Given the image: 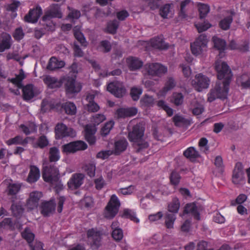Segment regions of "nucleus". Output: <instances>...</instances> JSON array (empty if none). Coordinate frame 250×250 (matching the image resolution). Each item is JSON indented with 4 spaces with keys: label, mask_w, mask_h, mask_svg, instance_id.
Listing matches in <instances>:
<instances>
[{
    "label": "nucleus",
    "mask_w": 250,
    "mask_h": 250,
    "mask_svg": "<svg viewBox=\"0 0 250 250\" xmlns=\"http://www.w3.org/2000/svg\"><path fill=\"white\" fill-rule=\"evenodd\" d=\"M229 79H218L214 87L208 94V101L211 102L217 98L226 99L229 93Z\"/></svg>",
    "instance_id": "obj_1"
},
{
    "label": "nucleus",
    "mask_w": 250,
    "mask_h": 250,
    "mask_svg": "<svg viewBox=\"0 0 250 250\" xmlns=\"http://www.w3.org/2000/svg\"><path fill=\"white\" fill-rule=\"evenodd\" d=\"M42 177L45 182H49L55 189L57 192L62 190L63 186L60 180V174L58 168L55 167L44 166Z\"/></svg>",
    "instance_id": "obj_2"
},
{
    "label": "nucleus",
    "mask_w": 250,
    "mask_h": 250,
    "mask_svg": "<svg viewBox=\"0 0 250 250\" xmlns=\"http://www.w3.org/2000/svg\"><path fill=\"white\" fill-rule=\"evenodd\" d=\"M105 119L106 117L104 114H96L91 119L92 125H87L85 126V138L90 145H93L96 142V138L94 135L97 131L96 126L105 120Z\"/></svg>",
    "instance_id": "obj_3"
},
{
    "label": "nucleus",
    "mask_w": 250,
    "mask_h": 250,
    "mask_svg": "<svg viewBox=\"0 0 250 250\" xmlns=\"http://www.w3.org/2000/svg\"><path fill=\"white\" fill-rule=\"evenodd\" d=\"M145 128L142 124H139L134 127L133 130L128 134L129 140L133 145L138 146V150L147 148L148 144L143 139Z\"/></svg>",
    "instance_id": "obj_4"
},
{
    "label": "nucleus",
    "mask_w": 250,
    "mask_h": 250,
    "mask_svg": "<svg viewBox=\"0 0 250 250\" xmlns=\"http://www.w3.org/2000/svg\"><path fill=\"white\" fill-rule=\"evenodd\" d=\"M167 189L166 186L160 185L158 183L154 184L151 187V191L149 193L146 195V197L141 200V206L144 208L147 207V205L146 203V199H148L155 201L160 198L163 194H167L168 192L165 191Z\"/></svg>",
    "instance_id": "obj_5"
},
{
    "label": "nucleus",
    "mask_w": 250,
    "mask_h": 250,
    "mask_svg": "<svg viewBox=\"0 0 250 250\" xmlns=\"http://www.w3.org/2000/svg\"><path fill=\"white\" fill-rule=\"evenodd\" d=\"M120 206L117 196L113 194L111 196L104 211V216L108 219L113 218L118 213Z\"/></svg>",
    "instance_id": "obj_6"
},
{
    "label": "nucleus",
    "mask_w": 250,
    "mask_h": 250,
    "mask_svg": "<svg viewBox=\"0 0 250 250\" xmlns=\"http://www.w3.org/2000/svg\"><path fill=\"white\" fill-rule=\"evenodd\" d=\"M144 68L149 75L162 77L167 72V67L159 63H146Z\"/></svg>",
    "instance_id": "obj_7"
},
{
    "label": "nucleus",
    "mask_w": 250,
    "mask_h": 250,
    "mask_svg": "<svg viewBox=\"0 0 250 250\" xmlns=\"http://www.w3.org/2000/svg\"><path fill=\"white\" fill-rule=\"evenodd\" d=\"M65 85L66 95L69 98H72L75 95L80 92L82 85L77 79H63Z\"/></svg>",
    "instance_id": "obj_8"
},
{
    "label": "nucleus",
    "mask_w": 250,
    "mask_h": 250,
    "mask_svg": "<svg viewBox=\"0 0 250 250\" xmlns=\"http://www.w3.org/2000/svg\"><path fill=\"white\" fill-rule=\"evenodd\" d=\"M208 40L205 34H201L193 43H191V50L193 54L197 56L201 54L207 48Z\"/></svg>",
    "instance_id": "obj_9"
},
{
    "label": "nucleus",
    "mask_w": 250,
    "mask_h": 250,
    "mask_svg": "<svg viewBox=\"0 0 250 250\" xmlns=\"http://www.w3.org/2000/svg\"><path fill=\"white\" fill-rule=\"evenodd\" d=\"M87 146L84 142L78 141L69 143L62 146V152L66 154L74 153L78 151L83 150Z\"/></svg>",
    "instance_id": "obj_10"
},
{
    "label": "nucleus",
    "mask_w": 250,
    "mask_h": 250,
    "mask_svg": "<svg viewBox=\"0 0 250 250\" xmlns=\"http://www.w3.org/2000/svg\"><path fill=\"white\" fill-rule=\"evenodd\" d=\"M215 68L217 72V78H231V70L225 62L217 61L215 63Z\"/></svg>",
    "instance_id": "obj_11"
},
{
    "label": "nucleus",
    "mask_w": 250,
    "mask_h": 250,
    "mask_svg": "<svg viewBox=\"0 0 250 250\" xmlns=\"http://www.w3.org/2000/svg\"><path fill=\"white\" fill-rule=\"evenodd\" d=\"M232 181L235 185H242L245 182L243 165L240 162L235 165L233 171Z\"/></svg>",
    "instance_id": "obj_12"
},
{
    "label": "nucleus",
    "mask_w": 250,
    "mask_h": 250,
    "mask_svg": "<svg viewBox=\"0 0 250 250\" xmlns=\"http://www.w3.org/2000/svg\"><path fill=\"white\" fill-rule=\"evenodd\" d=\"M88 242L92 249L98 248L101 244L102 233L96 229H89L87 233Z\"/></svg>",
    "instance_id": "obj_13"
},
{
    "label": "nucleus",
    "mask_w": 250,
    "mask_h": 250,
    "mask_svg": "<svg viewBox=\"0 0 250 250\" xmlns=\"http://www.w3.org/2000/svg\"><path fill=\"white\" fill-rule=\"evenodd\" d=\"M56 135L59 138L65 137H74L75 131L71 127H68L63 123L58 124L55 127Z\"/></svg>",
    "instance_id": "obj_14"
},
{
    "label": "nucleus",
    "mask_w": 250,
    "mask_h": 250,
    "mask_svg": "<svg viewBox=\"0 0 250 250\" xmlns=\"http://www.w3.org/2000/svg\"><path fill=\"white\" fill-rule=\"evenodd\" d=\"M42 196L41 192L35 191L31 192L28 199L27 200L26 207L28 211L36 208L39 205V202Z\"/></svg>",
    "instance_id": "obj_15"
},
{
    "label": "nucleus",
    "mask_w": 250,
    "mask_h": 250,
    "mask_svg": "<svg viewBox=\"0 0 250 250\" xmlns=\"http://www.w3.org/2000/svg\"><path fill=\"white\" fill-rule=\"evenodd\" d=\"M107 90L118 98L122 97L125 94L126 90L122 83L114 81L109 83L107 87Z\"/></svg>",
    "instance_id": "obj_16"
},
{
    "label": "nucleus",
    "mask_w": 250,
    "mask_h": 250,
    "mask_svg": "<svg viewBox=\"0 0 250 250\" xmlns=\"http://www.w3.org/2000/svg\"><path fill=\"white\" fill-rule=\"evenodd\" d=\"M56 18H62V13L59 5L58 4H53L50 6L49 9L45 11L42 20L43 21H46Z\"/></svg>",
    "instance_id": "obj_17"
},
{
    "label": "nucleus",
    "mask_w": 250,
    "mask_h": 250,
    "mask_svg": "<svg viewBox=\"0 0 250 250\" xmlns=\"http://www.w3.org/2000/svg\"><path fill=\"white\" fill-rule=\"evenodd\" d=\"M56 205L54 199L43 201L41 204V213L44 216H49L55 212Z\"/></svg>",
    "instance_id": "obj_18"
},
{
    "label": "nucleus",
    "mask_w": 250,
    "mask_h": 250,
    "mask_svg": "<svg viewBox=\"0 0 250 250\" xmlns=\"http://www.w3.org/2000/svg\"><path fill=\"white\" fill-rule=\"evenodd\" d=\"M21 235L22 237L29 243L32 250H43L42 244L40 242H36L34 247L31 244L34 239L35 236L29 229H25L22 232Z\"/></svg>",
    "instance_id": "obj_19"
},
{
    "label": "nucleus",
    "mask_w": 250,
    "mask_h": 250,
    "mask_svg": "<svg viewBox=\"0 0 250 250\" xmlns=\"http://www.w3.org/2000/svg\"><path fill=\"white\" fill-rule=\"evenodd\" d=\"M42 14V10L40 6L30 9L28 13L24 18V21L28 22L36 23Z\"/></svg>",
    "instance_id": "obj_20"
},
{
    "label": "nucleus",
    "mask_w": 250,
    "mask_h": 250,
    "mask_svg": "<svg viewBox=\"0 0 250 250\" xmlns=\"http://www.w3.org/2000/svg\"><path fill=\"white\" fill-rule=\"evenodd\" d=\"M23 97L25 100H30L40 93V90L31 84L22 87Z\"/></svg>",
    "instance_id": "obj_21"
},
{
    "label": "nucleus",
    "mask_w": 250,
    "mask_h": 250,
    "mask_svg": "<svg viewBox=\"0 0 250 250\" xmlns=\"http://www.w3.org/2000/svg\"><path fill=\"white\" fill-rule=\"evenodd\" d=\"M98 92L97 91H91L89 92L87 96L86 100L88 102L86 105L88 111L90 112H97L100 109V107L97 104L93 101V100Z\"/></svg>",
    "instance_id": "obj_22"
},
{
    "label": "nucleus",
    "mask_w": 250,
    "mask_h": 250,
    "mask_svg": "<svg viewBox=\"0 0 250 250\" xmlns=\"http://www.w3.org/2000/svg\"><path fill=\"white\" fill-rule=\"evenodd\" d=\"M84 178V175L83 174L78 173L73 174L67 183L69 188L74 189L79 188L83 183Z\"/></svg>",
    "instance_id": "obj_23"
},
{
    "label": "nucleus",
    "mask_w": 250,
    "mask_h": 250,
    "mask_svg": "<svg viewBox=\"0 0 250 250\" xmlns=\"http://www.w3.org/2000/svg\"><path fill=\"white\" fill-rule=\"evenodd\" d=\"M186 215H191L197 220L200 219V214L196 205L194 203H190L186 205L183 214V217H186Z\"/></svg>",
    "instance_id": "obj_24"
},
{
    "label": "nucleus",
    "mask_w": 250,
    "mask_h": 250,
    "mask_svg": "<svg viewBox=\"0 0 250 250\" xmlns=\"http://www.w3.org/2000/svg\"><path fill=\"white\" fill-rule=\"evenodd\" d=\"M12 44L11 36L6 33L3 32L0 36V52L10 48Z\"/></svg>",
    "instance_id": "obj_25"
},
{
    "label": "nucleus",
    "mask_w": 250,
    "mask_h": 250,
    "mask_svg": "<svg viewBox=\"0 0 250 250\" xmlns=\"http://www.w3.org/2000/svg\"><path fill=\"white\" fill-rule=\"evenodd\" d=\"M65 64L64 61L59 60L55 57H52L50 59L46 68L50 70H55L62 68Z\"/></svg>",
    "instance_id": "obj_26"
},
{
    "label": "nucleus",
    "mask_w": 250,
    "mask_h": 250,
    "mask_svg": "<svg viewBox=\"0 0 250 250\" xmlns=\"http://www.w3.org/2000/svg\"><path fill=\"white\" fill-rule=\"evenodd\" d=\"M22 79H8L10 91L16 95H19V89L22 87Z\"/></svg>",
    "instance_id": "obj_27"
},
{
    "label": "nucleus",
    "mask_w": 250,
    "mask_h": 250,
    "mask_svg": "<svg viewBox=\"0 0 250 250\" xmlns=\"http://www.w3.org/2000/svg\"><path fill=\"white\" fill-rule=\"evenodd\" d=\"M192 83L195 89L198 91H201L208 88L209 85V79H194Z\"/></svg>",
    "instance_id": "obj_28"
},
{
    "label": "nucleus",
    "mask_w": 250,
    "mask_h": 250,
    "mask_svg": "<svg viewBox=\"0 0 250 250\" xmlns=\"http://www.w3.org/2000/svg\"><path fill=\"white\" fill-rule=\"evenodd\" d=\"M40 177L39 169L36 166H31L30 171L27 179V181L29 183L36 182Z\"/></svg>",
    "instance_id": "obj_29"
},
{
    "label": "nucleus",
    "mask_w": 250,
    "mask_h": 250,
    "mask_svg": "<svg viewBox=\"0 0 250 250\" xmlns=\"http://www.w3.org/2000/svg\"><path fill=\"white\" fill-rule=\"evenodd\" d=\"M112 229V236L116 241L121 240L123 237V232L120 228H119V223L115 221L111 225Z\"/></svg>",
    "instance_id": "obj_30"
},
{
    "label": "nucleus",
    "mask_w": 250,
    "mask_h": 250,
    "mask_svg": "<svg viewBox=\"0 0 250 250\" xmlns=\"http://www.w3.org/2000/svg\"><path fill=\"white\" fill-rule=\"evenodd\" d=\"M127 145L128 143L125 139H121L115 141L114 149L113 150V153L116 154H120L126 149Z\"/></svg>",
    "instance_id": "obj_31"
},
{
    "label": "nucleus",
    "mask_w": 250,
    "mask_h": 250,
    "mask_svg": "<svg viewBox=\"0 0 250 250\" xmlns=\"http://www.w3.org/2000/svg\"><path fill=\"white\" fill-rule=\"evenodd\" d=\"M150 43L151 46L156 49L163 50L168 48V46L165 43L163 38L161 37L152 39Z\"/></svg>",
    "instance_id": "obj_32"
},
{
    "label": "nucleus",
    "mask_w": 250,
    "mask_h": 250,
    "mask_svg": "<svg viewBox=\"0 0 250 250\" xmlns=\"http://www.w3.org/2000/svg\"><path fill=\"white\" fill-rule=\"evenodd\" d=\"M62 107L65 113L69 115H74L77 112V107L72 102H67L62 104Z\"/></svg>",
    "instance_id": "obj_33"
},
{
    "label": "nucleus",
    "mask_w": 250,
    "mask_h": 250,
    "mask_svg": "<svg viewBox=\"0 0 250 250\" xmlns=\"http://www.w3.org/2000/svg\"><path fill=\"white\" fill-rule=\"evenodd\" d=\"M128 66L131 70H135L140 68L143 66V62L135 57H130L127 59Z\"/></svg>",
    "instance_id": "obj_34"
},
{
    "label": "nucleus",
    "mask_w": 250,
    "mask_h": 250,
    "mask_svg": "<svg viewBox=\"0 0 250 250\" xmlns=\"http://www.w3.org/2000/svg\"><path fill=\"white\" fill-rule=\"evenodd\" d=\"M172 4L167 3L161 7L159 9V14L164 19H167L170 17L169 15L172 12Z\"/></svg>",
    "instance_id": "obj_35"
},
{
    "label": "nucleus",
    "mask_w": 250,
    "mask_h": 250,
    "mask_svg": "<svg viewBox=\"0 0 250 250\" xmlns=\"http://www.w3.org/2000/svg\"><path fill=\"white\" fill-rule=\"evenodd\" d=\"M191 2V0H184L181 2L180 10L179 12L178 19L179 20L186 19L188 17L187 14L186 6Z\"/></svg>",
    "instance_id": "obj_36"
},
{
    "label": "nucleus",
    "mask_w": 250,
    "mask_h": 250,
    "mask_svg": "<svg viewBox=\"0 0 250 250\" xmlns=\"http://www.w3.org/2000/svg\"><path fill=\"white\" fill-rule=\"evenodd\" d=\"M60 106V103L55 101L48 102L47 100H43L42 104V109L45 111L48 109H57Z\"/></svg>",
    "instance_id": "obj_37"
},
{
    "label": "nucleus",
    "mask_w": 250,
    "mask_h": 250,
    "mask_svg": "<svg viewBox=\"0 0 250 250\" xmlns=\"http://www.w3.org/2000/svg\"><path fill=\"white\" fill-rule=\"evenodd\" d=\"M60 159L59 149L56 147H52L49 149V159L51 162H56Z\"/></svg>",
    "instance_id": "obj_38"
},
{
    "label": "nucleus",
    "mask_w": 250,
    "mask_h": 250,
    "mask_svg": "<svg viewBox=\"0 0 250 250\" xmlns=\"http://www.w3.org/2000/svg\"><path fill=\"white\" fill-rule=\"evenodd\" d=\"M214 48L218 50H225L226 48V42L225 41L221 38L214 36L212 39Z\"/></svg>",
    "instance_id": "obj_39"
},
{
    "label": "nucleus",
    "mask_w": 250,
    "mask_h": 250,
    "mask_svg": "<svg viewBox=\"0 0 250 250\" xmlns=\"http://www.w3.org/2000/svg\"><path fill=\"white\" fill-rule=\"evenodd\" d=\"M119 26V22L117 20H114L109 21L107 23V27L106 29V32L113 35L116 34Z\"/></svg>",
    "instance_id": "obj_40"
},
{
    "label": "nucleus",
    "mask_w": 250,
    "mask_h": 250,
    "mask_svg": "<svg viewBox=\"0 0 250 250\" xmlns=\"http://www.w3.org/2000/svg\"><path fill=\"white\" fill-rule=\"evenodd\" d=\"M44 83L50 88H56L60 87L63 82V79H44Z\"/></svg>",
    "instance_id": "obj_41"
},
{
    "label": "nucleus",
    "mask_w": 250,
    "mask_h": 250,
    "mask_svg": "<svg viewBox=\"0 0 250 250\" xmlns=\"http://www.w3.org/2000/svg\"><path fill=\"white\" fill-rule=\"evenodd\" d=\"M184 156L191 161L194 160L199 157V154L195 148L193 147H189L187 148L184 152Z\"/></svg>",
    "instance_id": "obj_42"
},
{
    "label": "nucleus",
    "mask_w": 250,
    "mask_h": 250,
    "mask_svg": "<svg viewBox=\"0 0 250 250\" xmlns=\"http://www.w3.org/2000/svg\"><path fill=\"white\" fill-rule=\"evenodd\" d=\"M74 35L77 40L84 47L87 45V42L86 41L85 38L83 34L76 27L73 29Z\"/></svg>",
    "instance_id": "obj_43"
},
{
    "label": "nucleus",
    "mask_w": 250,
    "mask_h": 250,
    "mask_svg": "<svg viewBox=\"0 0 250 250\" xmlns=\"http://www.w3.org/2000/svg\"><path fill=\"white\" fill-rule=\"evenodd\" d=\"M122 216L130 219L134 222L138 223L139 219L136 217L135 213L132 210L125 208L123 210Z\"/></svg>",
    "instance_id": "obj_44"
},
{
    "label": "nucleus",
    "mask_w": 250,
    "mask_h": 250,
    "mask_svg": "<svg viewBox=\"0 0 250 250\" xmlns=\"http://www.w3.org/2000/svg\"><path fill=\"white\" fill-rule=\"evenodd\" d=\"M232 21V16H228L220 21L219 23V27L223 30H227L229 28Z\"/></svg>",
    "instance_id": "obj_45"
},
{
    "label": "nucleus",
    "mask_w": 250,
    "mask_h": 250,
    "mask_svg": "<svg viewBox=\"0 0 250 250\" xmlns=\"http://www.w3.org/2000/svg\"><path fill=\"white\" fill-rule=\"evenodd\" d=\"M21 185L20 183H9L7 187V192L10 195H15L20 190Z\"/></svg>",
    "instance_id": "obj_46"
},
{
    "label": "nucleus",
    "mask_w": 250,
    "mask_h": 250,
    "mask_svg": "<svg viewBox=\"0 0 250 250\" xmlns=\"http://www.w3.org/2000/svg\"><path fill=\"white\" fill-rule=\"evenodd\" d=\"M180 205L179 199L177 198H174L168 206V210L171 212L176 213L179 210Z\"/></svg>",
    "instance_id": "obj_47"
},
{
    "label": "nucleus",
    "mask_w": 250,
    "mask_h": 250,
    "mask_svg": "<svg viewBox=\"0 0 250 250\" xmlns=\"http://www.w3.org/2000/svg\"><path fill=\"white\" fill-rule=\"evenodd\" d=\"M199 17L201 20L204 19L209 11V7L208 5L201 3L198 6Z\"/></svg>",
    "instance_id": "obj_48"
},
{
    "label": "nucleus",
    "mask_w": 250,
    "mask_h": 250,
    "mask_svg": "<svg viewBox=\"0 0 250 250\" xmlns=\"http://www.w3.org/2000/svg\"><path fill=\"white\" fill-rule=\"evenodd\" d=\"M195 26L198 32L201 33L207 30L211 26V25L208 21H204L195 23Z\"/></svg>",
    "instance_id": "obj_49"
},
{
    "label": "nucleus",
    "mask_w": 250,
    "mask_h": 250,
    "mask_svg": "<svg viewBox=\"0 0 250 250\" xmlns=\"http://www.w3.org/2000/svg\"><path fill=\"white\" fill-rule=\"evenodd\" d=\"M27 141L26 140H23V138L20 136H17L13 138L10 139L6 142L7 145L10 146L12 145H18L27 144Z\"/></svg>",
    "instance_id": "obj_50"
},
{
    "label": "nucleus",
    "mask_w": 250,
    "mask_h": 250,
    "mask_svg": "<svg viewBox=\"0 0 250 250\" xmlns=\"http://www.w3.org/2000/svg\"><path fill=\"white\" fill-rule=\"evenodd\" d=\"M114 125V122L113 121L106 122L101 129V135L103 136L107 135L113 128Z\"/></svg>",
    "instance_id": "obj_51"
},
{
    "label": "nucleus",
    "mask_w": 250,
    "mask_h": 250,
    "mask_svg": "<svg viewBox=\"0 0 250 250\" xmlns=\"http://www.w3.org/2000/svg\"><path fill=\"white\" fill-rule=\"evenodd\" d=\"M11 210L13 215L16 217L20 216L23 212V208L20 203L13 204L11 207Z\"/></svg>",
    "instance_id": "obj_52"
},
{
    "label": "nucleus",
    "mask_w": 250,
    "mask_h": 250,
    "mask_svg": "<svg viewBox=\"0 0 250 250\" xmlns=\"http://www.w3.org/2000/svg\"><path fill=\"white\" fill-rule=\"evenodd\" d=\"M84 171L91 177H93L95 175L96 166L93 163H89L86 164L83 167Z\"/></svg>",
    "instance_id": "obj_53"
},
{
    "label": "nucleus",
    "mask_w": 250,
    "mask_h": 250,
    "mask_svg": "<svg viewBox=\"0 0 250 250\" xmlns=\"http://www.w3.org/2000/svg\"><path fill=\"white\" fill-rule=\"evenodd\" d=\"M176 216L175 215L167 214L166 216L165 220V224L167 228L168 229L173 228Z\"/></svg>",
    "instance_id": "obj_54"
},
{
    "label": "nucleus",
    "mask_w": 250,
    "mask_h": 250,
    "mask_svg": "<svg viewBox=\"0 0 250 250\" xmlns=\"http://www.w3.org/2000/svg\"><path fill=\"white\" fill-rule=\"evenodd\" d=\"M154 103V99L152 97L145 96L140 101L141 105L143 107H148L151 106Z\"/></svg>",
    "instance_id": "obj_55"
},
{
    "label": "nucleus",
    "mask_w": 250,
    "mask_h": 250,
    "mask_svg": "<svg viewBox=\"0 0 250 250\" xmlns=\"http://www.w3.org/2000/svg\"><path fill=\"white\" fill-rule=\"evenodd\" d=\"M95 188L100 190L106 185V182L102 176L97 177L94 180Z\"/></svg>",
    "instance_id": "obj_56"
},
{
    "label": "nucleus",
    "mask_w": 250,
    "mask_h": 250,
    "mask_svg": "<svg viewBox=\"0 0 250 250\" xmlns=\"http://www.w3.org/2000/svg\"><path fill=\"white\" fill-rule=\"evenodd\" d=\"M142 93V89L140 87H133L131 89L130 95L133 100L137 101Z\"/></svg>",
    "instance_id": "obj_57"
},
{
    "label": "nucleus",
    "mask_w": 250,
    "mask_h": 250,
    "mask_svg": "<svg viewBox=\"0 0 250 250\" xmlns=\"http://www.w3.org/2000/svg\"><path fill=\"white\" fill-rule=\"evenodd\" d=\"M181 176L176 171H172L170 176V183L172 185L177 186L180 182Z\"/></svg>",
    "instance_id": "obj_58"
},
{
    "label": "nucleus",
    "mask_w": 250,
    "mask_h": 250,
    "mask_svg": "<svg viewBox=\"0 0 250 250\" xmlns=\"http://www.w3.org/2000/svg\"><path fill=\"white\" fill-rule=\"evenodd\" d=\"M67 8L70 11L67 15L68 18L78 19L80 17L81 12L79 10L73 9L69 6H68Z\"/></svg>",
    "instance_id": "obj_59"
},
{
    "label": "nucleus",
    "mask_w": 250,
    "mask_h": 250,
    "mask_svg": "<svg viewBox=\"0 0 250 250\" xmlns=\"http://www.w3.org/2000/svg\"><path fill=\"white\" fill-rule=\"evenodd\" d=\"M162 0H147L148 6L152 10L157 9L159 8Z\"/></svg>",
    "instance_id": "obj_60"
},
{
    "label": "nucleus",
    "mask_w": 250,
    "mask_h": 250,
    "mask_svg": "<svg viewBox=\"0 0 250 250\" xmlns=\"http://www.w3.org/2000/svg\"><path fill=\"white\" fill-rule=\"evenodd\" d=\"M157 105L159 107L165 110L169 116H170L173 114V112L172 109L169 107L164 101H159L157 103Z\"/></svg>",
    "instance_id": "obj_61"
},
{
    "label": "nucleus",
    "mask_w": 250,
    "mask_h": 250,
    "mask_svg": "<svg viewBox=\"0 0 250 250\" xmlns=\"http://www.w3.org/2000/svg\"><path fill=\"white\" fill-rule=\"evenodd\" d=\"M135 190V189L134 186H130L127 188H120L118 192L119 194L126 195L132 194Z\"/></svg>",
    "instance_id": "obj_62"
},
{
    "label": "nucleus",
    "mask_w": 250,
    "mask_h": 250,
    "mask_svg": "<svg viewBox=\"0 0 250 250\" xmlns=\"http://www.w3.org/2000/svg\"><path fill=\"white\" fill-rule=\"evenodd\" d=\"M173 121L176 126H180L184 125L185 122V119L182 116L179 115H175L173 118Z\"/></svg>",
    "instance_id": "obj_63"
},
{
    "label": "nucleus",
    "mask_w": 250,
    "mask_h": 250,
    "mask_svg": "<svg viewBox=\"0 0 250 250\" xmlns=\"http://www.w3.org/2000/svg\"><path fill=\"white\" fill-rule=\"evenodd\" d=\"M48 144V141L46 137L44 136H41L39 138L36 145H35L34 147L39 146L40 148H43L47 146Z\"/></svg>",
    "instance_id": "obj_64"
}]
</instances>
